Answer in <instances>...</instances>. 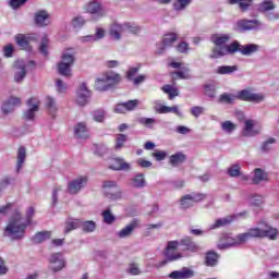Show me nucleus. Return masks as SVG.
<instances>
[{
    "label": "nucleus",
    "instance_id": "obj_1",
    "mask_svg": "<svg viewBox=\"0 0 279 279\" xmlns=\"http://www.w3.org/2000/svg\"><path fill=\"white\" fill-rule=\"evenodd\" d=\"M22 219L21 211L16 209L4 228L3 236H8L11 241H21L25 236V230H27V225L22 222Z\"/></svg>",
    "mask_w": 279,
    "mask_h": 279
},
{
    "label": "nucleus",
    "instance_id": "obj_2",
    "mask_svg": "<svg viewBox=\"0 0 279 279\" xmlns=\"http://www.w3.org/2000/svg\"><path fill=\"white\" fill-rule=\"evenodd\" d=\"M121 82V75L114 72H107L96 78L95 88L100 93L110 90L112 86H117Z\"/></svg>",
    "mask_w": 279,
    "mask_h": 279
},
{
    "label": "nucleus",
    "instance_id": "obj_3",
    "mask_svg": "<svg viewBox=\"0 0 279 279\" xmlns=\"http://www.w3.org/2000/svg\"><path fill=\"white\" fill-rule=\"evenodd\" d=\"M248 239H270L274 241L276 236H278V230L269 227L268 225H264V227H254L246 231Z\"/></svg>",
    "mask_w": 279,
    "mask_h": 279
},
{
    "label": "nucleus",
    "instance_id": "obj_4",
    "mask_svg": "<svg viewBox=\"0 0 279 279\" xmlns=\"http://www.w3.org/2000/svg\"><path fill=\"white\" fill-rule=\"evenodd\" d=\"M236 51H241V45L238 41H233L230 45H226L220 48H214L209 58H223V56H228V53H236Z\"/></svg>",
    "mask_w": 279,
    "mask_h": 279
},
{
    "label": "nucleus",
    "instance_id": "obj_5",
    "mask_svg": "<svg viewBox=\"0 0 279 279\" xmlns=\"http://www.w3.org/2000/svg\"><path fill=\"white\" fill-rule=\"evenodd\" d=\"M236 99L240 101H250L252 104H260V101H265V96L263 94H256L252 92V89H242L236 93Z\"/></svg>",
    "mask_w": 279,
    "mask_h": 279
},
{
    "label": "nucleus",
    "instance_id": "obj_6",
    "mask_svg": "<svg viewBox=\"0 0 279 279\" xmlns=\"http://www.w3.org/2000/svg\"><path fill=\"white\" fill-rule=\"evenodd\" d=\"M90 97H93V92L88 89L86 83H82L76 90L77 106H87L88 101H90Z\"/></svg>",
    "mask_w": 279,
    "mask_h": 279
},
{
    "label": "nucleus",
    "instance_id": "obj_7",
    "mask_svg": "<svg viewBox=\"0 0 279 279\" xmlns=\"http://www.w3.org/2000/svg\"><path fill=\"white\" fill-rule=\"evenodd\" d=\"M204 199H206V194H202V193H193V194L184 195L180 201L181 208H183V210H186L187 208L195 206L197 202H204Z\"/></svg>",
    "mask_w": 279,
    "mask_h": 279
},
{
    "label": "nucleus",
    "instance_id": "obj_8",
    "mask_svg": "<svg viewBox=\"0 0 279 279\" xmlns=\"http://www.w3.org/2000/svg\"><path fill=\"white\" fill-rule=\"evenodd\" d=\"M178 247H180L179 241H169L166 247L165 256L170 263L173 260H180L182 254L178 253Z\"/></svg>",
    "mask_w": 279,
    "mask_h": 279
},
{
    "label": "nucleus",
    "instance_id": "obj_9",
    "mask_svg": "<svg viewBox=\"0 0 279 279\" xmlns=\"http://www.w3.org/2000/svg\"><path fill=\"white\" fill-rule=\"evenodd\" d=\"M59 75L66 77L71 73V49H66L61 58V62L58 64Z\"/></svg>",
    "mask_w": 279,
    "mask_h": 279
},
{
    "label": "nucleus",
    "instance_id": "obj_10",
    "mask_svg": "<svg viewBox=\"0 0 279 279\" xmlns=\"http://www.w3.org/2000/svg\"><path fill=\"white\" fill-rule=\"evenodd\" d=\"M27 106L28 110L24 112V119H26V121H34L36 112L40 109V100L37 97L29 98Z\"/></svg>",
    "mask_w": 279,
    "mask_h": 279
},
{
    "label": "nucleus",
    "instance_id": "obj_11",
    "mask_svg": "<svg viewBox=\"0 0 279 279\" xmlns=\"http://www.w3.org/2000/svg\"><path fill=\"white\" fill-rule=\"evenodd\" d=\"M175 40H178V34L175 33L166 34L162 39V43L157 45V53L159 56L165 53V51H167V49H169V47H171L173 43H175Z\"/></svg>",
    "mask_w": 279,
    "mask_h": 279
},
{
    "label": "nucleus",
    "instance_id": "obj_12",
    "mask_svg": "<svg viewBox=\"0 0 279 279\" xmlns=\"http://www.w3.org/2000/svg\"><path fill=\"white\" fill-rule=\"evenodd\" d=\"M34 23L37 27H47L51 25V15L45 10H39L34 15Z\"/></svg>",
    "mask_w": 279,
    "mask_h": 279
},
{
    "label": "nucleus",
    "instance_id": "obj_13",
    "mask_svg": "<svg viewBox=\"0 0 279 279\" xmlns=\"http://www.w3.org/2000/svg\"><path fill=\"white\" fill-rule=\"evenodd\" d=\"M247 215L246 211L240 213L232 216H227L225 218L217 219L214 225L210 226V230H217V228H223L226 226H230L234 219H239V217H245Z\"/></svg>",
    "mask_w": 279,
    "mask_h": 279
},
{
    "label": "nucleus",
    "instance_id": "obj_14",
    "mask_svg": "<svg viewBox=\"0 0 279 279\" xmlns=\"http://www.w3.org/2000/svg\"><path fill=\"white\" fill-rule=\"evenodd\" d=\"M84 10L88 14H94L97 19L106 16V10H104V7H101V4L97 1L88 2L85 5Z\"/></svg>",
    "mask_w": 279,
    "mask_h": 279
},
{
    "label": "nucleus",
    "instance_id": "obj_15",
    "mask_svg": "<svg viewBox=\"0 0 279 279\" xmlns=\"http://www.w3.org/2000/svg\"><path fill=\"white\" fill-rule=\"evenodd\" d=\"M14 66L16 69V72L14 75V82H16L17 84H21V82H23V80H25L27 75V63H25V61L23 60H17Z\"/></svg>",
    "mask_w": 279,
    "mask_h": 279
},
{
    "label": "nucleus",
    "instance_id": "obj_16",
    "mask_svg": "<svg viewBox=\"0 0 279 279\" xmlns=\"http://www.w3.org/2000/svg\"><path fill=\"white\" fill-rule=\"evenodd\" d=\"M88 184V177H78L71 182V194L77 195Z\"/></svg>",
    "mask_w": 279,
    "mask_h": 279
},
{
    "label": "nucleus",
    "instance_id": "obj_17",
    "mask_svg": "<svg viewBox=\"0 0 279 279\" xmlns=\"http://www.w3.org/2000/svg\"><path fill=\"white\" fill-rule=\"evenodd\" d=\"M49 263L51 264V269L53 271H60V269H62L65 265L62 253H53L50 256Z\"/></svg>",
    "mask_w": 279,
    "mask_h": 279
},
{
    "label": "nucleus",
    "instance_id": "obj_18",
    "mask_svg": "<svg viewBox=\"0 0 279 279\" xmlns=\"http://www.w3.org/2000/svg\"><path fill=\"white\" fill-rule=\"evenodd\" d=\"M125 34V26L124 24L113 23L109 28V36L113 40H121V36Z\"/></svg>",
    "mask_w": 279,
    "mask_h": 279
},
{
    "label": "nucleus",
    "instance_id": "obj_19",
    "mask_svg": "<svg viewBox=\"0 0 279 279\" xmlns=\"http://www.w3.org/2000/svg\"><path fill=\"white\" fill-rule=\"evenodd\" d=\"M20 104H21V98L10 97L7 101L2 104L1 110L3 114H10V112H14V109Z\"/></svg>",
    "mask_w": 279,
    "mask_h": 279
},
{
    "label": "nucleus",
    "instance_id": "obj_20",
    "mask_svg": "<svg viewBox=\"0 0 279 279\" xmlns=\"http://www.w3.org/2000/svg\"><path fill=\"white\" fill-rule=\"evenodd\" d=\"M109 169H112L113 171H130L132 166L123 158H114L112 163L109 165Z\"/></svg>",
    "mask_w": 279,
    "mask_h": 279
},
{
    "label": "nucleus",
    "instance_id": "obj_21",
    "mask_svg": "<svg viewBox=\"0 0 279 279\" xmlns=\"http://www.w3.org/2000/svg\"><path fill=\"white\" fill-rule=\"evenodd\" d=\"M238 27L242 32H247L250 29H258V27H260V22L256 20H240L238 21Z\"/></svg>",
    "mask_w": 279,
    "mask_h": 279
},
{
    "label": "nucleus",
    "instance_id": "obj_22",
    "mask_svg": "<svg viewBox=\"0 0 279 279\" xmlns=\"http://www.w3.org/2000/svg\"><path fill=\"white\" fill-rule=\"evenodd\" d=\"M255 122L254 120H245L244 121V128L242 130V136H256L260 133V130L254 129Z\"/></svg>",
    "mask_w": 279,
    "mask_h": 279
},
{
    "label": "nucleus",
    "instance_id": "obj_23",
    "mask_svg": "<svg viewBox=\"0 0 279 279\" xmlns=\"http://www.w3.org/2000/svg\"><path fill=\"white\" fill-rule=\"evenodd\" d=\"M102 189H105V193L109 199H120L121 192L118 193H110V189H117V181H105L102 183Z\"/></svg>",
    "mask_w": 279,
    "mask_h": 279
},
{
    "label": "nucleus",
    "instance_id": "obj_24",
    "mask_svg": "<svg viewBox=\"0 0 279 279\" xmlns=\"http://www.w3.org/2000/svg\"><path fill=\"white\" fill-rule=\"evenodd\" d=\"M211 41L216 45V49H221V47H226L228 43H230V35L228 34H215L211 36Z\"/></svg>",
    "mask_w": 279,
    "mask_h": 279
},
{
    "label": "nucleus",
    "instance_id": "obj_25",
    "mask_svg": "<svg viewBox=\"0 0 279 279\" xmlns=\"http://www.w3.org/2000/svg\"><path fill=\"white\" fill-rule=\"evenodd\" d=\"M194 272L191 268L183 267L181 270H174L169 275L171 279L193 278Z\"/></svg>",
    "mask_w": 279,
    "mask_h": 279
},
{
    "label": "nucleus",
    "instance_id": "obj_26",
    "mask_svg": "<svg viewBox=\"0 0 279 279\" xmlns=\"http://www.w3.org/2000/svg\"><path fill=\"white\" fill-rule=\"evenodd\" d=\"M155 111L158 112V114H169L170 112H172L178 117H182V112H180V109L178 108V106L167 107L165 105H156Z\"/></svg>",
    "mask_w": 279,
    "mask_h": 279
},
{
    "label": "nucleus",
    "instance_id": "obj_27",
    "mask_svg": "<svg viewBox=\"0 0 279 279\" xmlns=\"http://www.w3.org/2000/svg\"><path fill=\"white\" fill-rule=\"evenodd\" d=\"M74 135L76 138H88L90 136V132L88 131V126L84 122H78L74 126Z\"/></svg>",
    "mask_w": 279,
    "mask_h": 279
},
{
    "label": "nucleus",
    "instance_id": "obj_28",
    "mask_svg": "<svg viewBox=\"0 0 279 279\" xmlns=\"http://www.w3.org/2000/svg\"><path fill=\"white\" fill-rule=\"evenodd\" d=\"M136 228H138V221L133 220L130 225L118 232V236L120 239H128V236H130L134 230H136Z\"/></svg>",
    "mask_w": 279,
    "mask_h": 279
},
{
    "label": "nucleus",
    "instance_id": "obj_29",
    "mask_svg": "<svg viewBox=\"0 0 279 279\" xmlns=\"http://www.w3.org/2000/svg\"><path fill=\"white\" fill-rule=\"evenodd\" d=\"M179 245H183L187 252H199V245L197 243L193 242L191 236H185L183 238L180 242Z\"/></svg>",
    "mask_w": 279,
    "mask_h": 279
},
{
    "label": "nucleus",
    "instance_id": "obj_30",
    "mask_svg": "<svg viewBox=\"0 0 279 279\" xmlns=\"http://www.w3.org/2000/svg\"><path fill=\"white\" fill-rule=\"evenodd\" d=\"M27 158V149L25 146H20L17 149V161H16V171H21L23 169V165Z\"/></svg>",
    "mask_w": 279,
    "mask_h": 279
},
{
    "label": "nucleus",
    "instance_id": "obj_31",
    "mask_svg": "<svg viewBox=\"0 0 279 279\" xmlns=\"http://www.w3.org/2000/svg\"><path fill=\"white\" fill-rule=\"evenodd\" d=\"M130 184L133 189H144L146 184L145 175H143V173L136 174L130 180Z\"/></svg>",
    "mask_w": 279,
    "mask_h": 279
},
{
    "label": "nucleus",
    "instance_id": "obj_32",
    "mask_svg": "<svg viewBox=\"0 0 279 279\" xmlns=\"http://www.w3.org/2000/svg\"><path fill=\"white\" fill-rule=\"evenodd\" d=\"M48 239H51V231H40L37 232L33 238L32 241L35 244L44 243V241H48Z\"/></svg>",
    "mask_w": 279,
    "mask_h": 279
},
{
    "label": "nucleus",
    "instance_id": "obj_33",
    "mask_svg": "<svg viewBox=\"0 0 279 279\" xmlns=\"http://www.w3.org/2000/svg\"><path fill=\"white\" fill-rule=\"evenodd\" d=\"M258 49H259L258 45L248 44L240 47V53H242V56H252V53H256Z\"/></svg>",
    "mask_w": 279,
    "mask_h": 279
},
{
    "label": "nucleus",
    "instance_id": "obj_34",
    "mask_svg": "<svg viewBox=\"0 0 279 279\" xmlns=\"http://www.w3.org/2000/svg\"><path fill=\"white\" fill-rule=\"evenodd\" d=\"M239 71V68L236 65H220L217 68L216 73L219 75H231V73H234Z\"/></svg>",
    "mask_w": 279,
    "mask_h": 279
},
{
    "label": "nucleus",
    "instance_id": "obj_35",
    "mask_svg": "<svg viewBox=\"0 0 279 279\" xmlns=\"http://www.w3.org/2000/svg\"><path fill=\"white\" fill-rule=\"evenodd\" d=\"M268 175L260 168L255 169V175L253 177V184H260V182H267Z\"/></svg>",
    "mask_w": 279,
    "mask_h": 279
},
{
    "label": "nucleus",
    "instance_id": "obj_36",
    "mask_svg": "<svg viewBox=\"0 0 279 279\" xmlns=\"http://www.w3.org/2000/svg\"><path fill=\"white\" fill-rule=\"evenodd\" d=\"M186 160V155L183 153H177L172 156H170V165L172 167H178L179 165H182Z\"/></svg>",
    "mask_w": 279,
    "mask_h": 279
},
{
    "label": "nucleus",
    "instance_id": "obj_37",
    "mask_svg": "<svg viewBox=\"0 0 279 279\" xmlns=\"http://www.w3.org/2000/svg\"><path fill=\"white\" fill-rule=\"evenodd\" d=\"M46 108L49 114H51V117L56 114L58 107L56 106V99L53 97L51 96L46 97Z\"/></svg>",
    "mask_w": 279,
    "mask_h": 279
},
{
    "label": "nucleus",
    "instance_id": "obj_38",
    "mask_svg": "<svg viewBox=\"0 0 279 279\" xmlns=\"http://www.w3.org/2000/svg\"><path fill=\"white\" fill-rule=\"evenodd\" d=\"M229 3L231 5L238 4L240 10L245 12V10H247L250 8V5H252V3H254V0H229Z\"/></svg>",
    "mask_w": 279,
    "mask_h": 279
},
{
    "label": "nucleus",
    "instance_id": "obj_39",
    "mask_svg": "<svg viewBox=\"0 0 279 279\" xmlns=\"http://www.w3.org/2000/svg\"><path fill=\"white\" fill-rule=\"evenodd\" d=\"M192 2L193 0H175L173 2V8L177 12H182V10H186Z\"/></svg>",
    "mask_w": 279,
    "mask_h": 279
},
{
    "label": "nucleus",
    "instance_id": "obj_40",
    "mask_svg": "<svg viewBox=\"0 0 279 279\" xmlns=\"http://www.w3.org/2000/svg\"><path fill=\"white\" fill-rule=\"evenodd\" d=\"M219 259V255L215 252H209L206 255L205 263L207 267H215L217 265V260Z\"/></svg>",
    "mask_w": 279,
    "mask_h": 279
},
{
    "label": "nucleus",
    "instance_id": "obj_41",
    "mask_svg": "<svg viewBox=\"0 0 279 279\" xmlns=\"http://www.w3.org/2000/svg\"><path fill=\"white\" fill-rule=\"evenodd\" d=\"M250 241V235H247V232L238 234L230 245H243V243H247Z\"/></svg>",
    "mask_w": 279,
    "mask_h": 279
},
{
    "label": "nucleus",
    "instance_id": "obj_42",
    "mask_svg": "<svg viewBox=\"0 0 279 279\" xmlns=\"http://www.w3.org/2000/svg\"><path fill=\"white\" fill-rule=\"evenodd\" d=\"M137 121L141 125H144V128H148L149 130H153L154 125L157 123L155 118H140Z\"/></svg>",
    "mask_w": 279,
    "mask_h": 279
},
{
    "label": "nucleus",
    "instance_id": "obj_43",
    "mask_svg": "<svg viewBox=\"0 0 279 279\" xmlns=\"http://www.w3.org/2000/svg\"><path fill=\"white\" fill-rule=\"evenodd\" d=\"M49 37L47 35H45L41 38V44L39 46V51L40 53H43V56H49Z\"/></svg>",
    "mask_w": 279,
    "mask_h": 279
},
{
    "label": "nucleus",
    "instance_id": "obj_44",
    "mask_svg": "<svg viewBox=\"0 0 279 279\" xmlns=\"http://www.w3.org/2000/svg\"><path fill=\"white\" fill-rule=\"evenodd\" d=\"M276 5L274 4V1L271 0H265L258 5L259 12H269L270 10H274Z\"/></svg>",
    "mask_w": 279,
    "mask_h": 279
},
{
    "label": "nucleus",
    "instance_id": "obj_45",
    "mask_svg": "<svg viewBox=\"0 0 279 279\" xmlns=\"http://www.w3.org/2000/svg\"><path fill=\"white\" fill-rule=\"evenodd\" d=\"M128 143V135L118 134L116 137V149H123V146Z\"/></svg>",
    "mask_w": 279,
    "mask_h": 279
},
{
    "label": "nucleus",
    "instance_id": "obj_46",
    "mask_svg": "<svg viewBox=\"0 0 279 279\" xmlns=\"http://www.w3.org/2000/svg\"><path fill=\"white\" fill-rule=\"evenodd\" d=\"M235 99H236V95L225 93V94L220 95L219 102L220 104H234Z\"/></svg>",
    "mask_w": 279,
    "mask_h": 279
},
{
    "label": "nucleus",
    "instance_id": "obj_47",
    "mask_svg": "<svg viewBox=\"0 0 279 279\" xmlns=\"http://www.w3.org/2000/svg\"><path fill=\"white\" fill-rule=\"evenodd\" d=\"M97 228V223L93 220H87L85 222H82V230L83 232H95V229Z\"/></svg>",
    "mask_w": 279,
    "mask_h": 279
},
{
    "label": "nucleus",
    "instance_id": "obj_48",
    "mask_svg": "<svg viewBox=\"0 0 279 279\" xmlns=\"http://www.w3.org/2000/svg\"><path fill=\"white\" fill-rule=\"evenodd\" d=\"M16 44L19 47H23L24 49L28 47L29 41L27 40V35L17 34L15 36Z\"/></svg>",
    "mask_w": 279,
    "mask_h": 279
},
{
    "label": "nucleus",
    "instance_id": "obj_49",
    "mask_svg": "<svg viewBox=\"0 0 279 279\" xmlns=\"http://www.w3.org/2000/svg\"><path fill=\"white\" fill-rule=\"evenodd\" d=\"M250 204H252L253 206H263V204H265V198L263 197V195H252L250 197Z\"/></svg>",
    "mask_w": 279,
    "mask_h": 279
},
{
    "label": "nucleus",
    "instance_id": "obj_50",
    "mask_svg": "<svg viewBox=\"0 0 279 279\" xmlns=\"http://www.w3.org/2000/svg\"><path fill=\"white\" fill-rule=\"evenodd\" d=\"M163 93L169 95V99H173V97H178V89L171 85H166L162 87Z\"/></svg>",
    "mask_w": 279,
    "mask_h": 279
},
{
    "label": "nucleus",
    "instance_id": "obj_51",
    "mask_svg": "<svg viewBox=\"0 0 279 279\" xmlns=\"http://www.w3.org/2000/svg\"><path fill=\"white\" fill-rule=\"evenodd\" d=\"M34 215H36V209L34 207H28L26 210L25 222H24L26 227L32 226V219L34 218Z\"/></svg>",
    "mask_w": 279,
    "mask_h": 279
},
{
    "label": "nucleus",
    "instance_id": "obj_52",
    "mask_svg": "<svg viewBox=\"0 0 279 279\" xmlns=\"http://www.w3.org/2000/svg\"><path fill=\"white\" fill-rule=\"evenodd\" d=\"M86 21L84 20V17L82 16H76L72 20V27L74 29H82V27H84Z\"/></svg>",
    "mask_w": 279,
    "mask_h": 279
},
{
    "label": "nucleus",
    "instance_id": "obj_53",
    "mask_svg": "<svg viewBox=\"0 0 279 279\" xmlns=\"http://www.w3.org/2000/svg\"><path fill=\"white\" fill-rule=\"evenodd\" d=\"M221 129L223 132H228V134H231V132H234L236 130V124L232 123L231 121H225L221 124Z\"/></svg>",
    "mask_w": 279,
    "mask_h": 279
},
{
    "label": "nucleus",
    "instance_id": "obj_54",
    "mask_svg": "<svg viewBox=\"0 0 279 279\" xmlns=\"http://www.w3.org/2000/svg\"><path fill=\"white\" fill-rule=\"evenodd\" d=\"M138 71H141V66L129 68V71L126 72V78L129 80V82L134 81Z\"/></svg>",
    "mask_w": 279,
    "mask_h": 279
},
{
    "label": "nucleus",
    "instance_id": "obj_55",
    "mask_svg": "<svg viewBox=\"0 0 279 279\" xmlns=\"http://www.w3.org/2000/svg\"><path fill=\"white\" fill-rule=\"evenodd\" d=\"M138 32H141L138 26L129 23L124 24V34H138Z\"/></svg>",
    "mask_w": 279,
    "mask_h": 279
},
{
    "label": "nucleus",
    "instance_id": "obj_56",
    "mask_svg": "<svg viewBox=\"0 0 279 279\" xmlns=\"http://www.w3.org/2000/svg\"><path fill=\"white\" fill-rule=\"evenodd\" d=\"M173 75H177L179 80H189L191 77L189 68H183L181 71L174 72Z\"/></svg>",
    "mask_w": 279,
    "mask_h": 279
},
{
    "label": "nucleus",
    "instance_id": "obj_57",
    "mask_svg": "<svg viewBox=\"0 0 279 279\" xmlns=\"http://www.w3.org/2000/svg\"><path fill=\"white\" fill-rule=\"evenodd\" d=\"M141 104L138 99L129 100L124 102V107L126 108V112H132V110H136V107Z\"/></svg>",
    "mask_w": 279,
    "mask_h": 279
},
{
    "label": "nucleus",
    "instance_id": "obj_58",
    "mask_svg": "<svg viewBox=\"0 0 279 279\" xmlns=\"http://www.w3.org/2000/svg\"><path fill=\"white\" fill-rule=\"evenodd\" d=\"M228 173L231 178H238V175H241V166L233 165L228 169Z\"/></svg>",
    "mask_w": 279,
    "mask_h": 279
},
{
    "label": "nucleus",
    "instance_id": "obj_59",
    "mask_svg": "<svg viewBox=\"0 0 279 279\" xmlns=\"http://www.w3.org/2000/svg\"><path fill=\"white\" fill-rule=\"evenodd\" d=\"M102 217H104V221L105 223H114V215H112V213H110V209H107L105 211H102Z\"/></svg>",
    "mask_w": 279,
    "mask_h": 279
},
{
    "label": "nucleus",
    "instance_id": "obj_60",
    "mask_svg": "<svg viewBox=\"0 0 279 279\" xmlns=\"http://www.w3.org/2000/svg\"><path fill=\"white\" fill-rule=\"evenodd\" d=\"M27 0H9V5L12 10H19L22 5H25Z\"/></svg>",
    "mask_w": 279,
    "mask_h": 279
},
{
    "label": "nucleus",
    "instance_id": "obj_61",
    "mask_svg": "<svg viewBox=\"0 0 279 279\" xmlns=\"http://www.w3.org/2000/svg\"><path fill=\"white\" fill-rule=\"evenodd\" d=\"M153 158L160 162L161 160H165V158H167V151L156 150L155 153H153Z\"/></svg>",
    "mask_w": 279,
    "mask_h": 279
},
{
    "label": "nucleus",
    "instance_id": "obj_62",
    "mask_svg": "<svg viewBox=\"0 0 279 279\" xmlns=\"http://www.w3.org/2000/svg\"><path fill=\"white\" fill-rule=\"evenodd\" d=\"M56 88H57L58 93L62 94V93H66L68 86L64 84V82L62 80L58 78L56 81Z\"/></svg>",
    "mask_w": 279,
    "mask_h": 279
},
{
    "label": "nucleus",
    "instance_id": "obj_63",
    "mask_svg": "<svg viewBox=\"0 0 279 279\" xmlns=\"http://www.w3.org/2000/svg\"><path fill=\"white\" fill-rule=\"evenodd\" d=\"M60 193H62V189L61 187H56L52 191V202H51V206H56L58 204V195H60Z\"/></svg>",
    "mask_w": 279,
    "mask_h": 279
},
{
    "label": "nucleus",
    "instance_id": "obj_64",
    "mask_svg": "<svg viewBox=\"0 0 279 279\" xmlns=\"http://www.w3.org/2000/svg\"><path fill=\"white\" fill-rule=\"evenodd\" d=\"M205 95L213 99L215 97V86L205 85Z\"/></svg>",
    "mask_w": 279,
    "mask_h": 279
}]
</instances>
